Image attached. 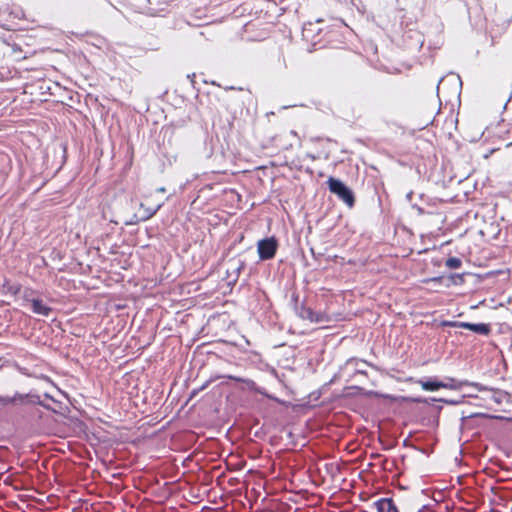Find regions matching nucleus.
<instances>
[{
	"label": "nucleus",
	"mask_w": 512,
	"mask_h": 512,
	"mask_svg": "<svg viewBox=\"0 0 512 512\" xmlns=\"http://www.w3.org/2000/svg\"><path fill=\"white\" fill-rule=\"evenodd\" d=\"M31 307L34 313L42 316H48L51 309L47 305H45L41 300L39 299H32L30 301Z\"/></svg>",
	"instance_id": "39448f33"
},
{
	"label": "nucleus",
	"mask_w": 512,
	"mask_h": 512,
	"mask_svg": "<svg viewBox=\"0 0 512 512\" xmlns=\"http://www.w3.org/2000/svg\"><path fill=\"white\" fill-rule=\"evenodd\" d=\"M446 266L451 269H456L461 266V261H460V259H458L456 257H451V258L447 259Z\"/></svg>",
	"instance_id": "1a4fd4ad"
},
{
	"label": "nucleus",
	"mask_w": 512,
	"mask_h": 512,
	"mask_svg": "<svg viewBox=\"0 0 512 512\" xmlns=\"http://www.w3.org/2000/svg\"><path fill=\"white\" fill-rule=\"evenodd\" d=\"M442 388H445V389H450V390H459L462 386V383L455 380V379H448L447 381L445 382H442Z\"/></svg>",
	"instance_id": "6e6552de"
},
{
	"label": "nucleus",
	"mask_w": 512,
	"mask_h": 512,
	"mask_svg": "<svg viewBox=\"0 0 512 512\" xmlns=\"http://www.w3.org/2000/svg\"><path fill=\"white\" fill-rule=\"evenodd\" d=\"M378 512H397V508L390 499H381L376 502Z\"/></svg>",
	"instance_id": "423d86ee"
},
{
	"label": "nucleus",
	"mask_w": 512,
	"mask_h": 512,
	"mask_svg": "<svg viewBox=\"0 0 512 512\" xmlns=\"http://www.w3.org/2000/svg\"><path fill=\"white\" fill-rule=\"evenodd\" d=\"M329 190L337 195L348 206L354 203V197L351 190L340 180L330 177L327 181Z\"/></svg>",
	"instance_id": "f03ea898"
},
{
	"label": "nucleus",
	"mask_w": 512,
	"mask_h": 512,
	"mask_svg": "<svg viewBox=\"0 0 512 512\" xmlns=\"http://www.w3.org/2000/svg\"><path fill=\"white\" fill-rule=\"evenodd\" d=\"M418 383L420 384L421 388L425 391H436L440 388H442V381H423L419 380Z\"/></svg>",
	"instance_id": "0eeeda50"
},
{
	"label": "nucleus",
	"mask_w": 512,
	"mask_h": 512,
	"mask_svg": "<svg viewBox=\"0 0 512 512\" xmlns=\"http://www.w3.org/2000/svg\"><path fill=\"white\" fill-rule=\"evenodd\" d=\"M159 192H165V188H163V187L159 188Z\"/></svg>",
	"instance_id": "9b49d317"
},
{
	"label": "nucleus",
	"mask_w": 512,
	"mask_h": 512,
	"mask_svg": "<svg viewBox=\"0 0 512 512\" xmlns=\"http://www.w3.org/2000/svg\"><path fill=\"white\" fill-rule=\"evenodd\" d=\"M461 322H455V321H445L443 322V325L444 326H451V327H459L458 324H460Z\"/></svg>",
	"instance_id": "9d476101"
},
{
	"label": "nucleus",
	"mask_w": 512,
	"mask_h": 512,
	"mask_svg": "<svg viewBox=\"0 0 512 512\" xmlns=\"http://www.w3.org/2000/svg\"><path fill=\"white\" fill-rule=\"evenodd\" d=\"M162 204L163 202L161 201L154 202L150 205H147V203H139L138 210L127 216L126 224H136L139 221L148 220L158 211Z\"/></svg>",
	"instance_id": "f257e3e1"
},
{
	"label": "nucleus",
	"mask_w": 512,
	"mask_h": 512,
	"mask_svg": "<svg viewBox=\"0 0 512 512\" xmlns=\"http://www.w3.org/2000/svg\"><path fill=\"white\" fill-rule=\"evenodd\" d=\"M277 246V241L273 237L260 240L257 246L259 257L263 260L273 258L277 250Z\"/></svg>",
	"instance_id": "7ed1b4c3"
},
{
	"label": "nucleus",
	"mask_w": 512,
	"mask_h": 512,
	"mask_svg": "<svg viewBox=\"0 0 512 512\" xmlns=\"http://www.w3.org/2000/svg\"><path fill=\"white\" fill-rule=\"evenodd\" d=\"M458 325L460 328L469 329L477 334L487 335L490 332L489 326L484 323L473 324V323L463 322Z\"/></svg>",
	"instance_id": "20e7f679"
}]
</instances>
